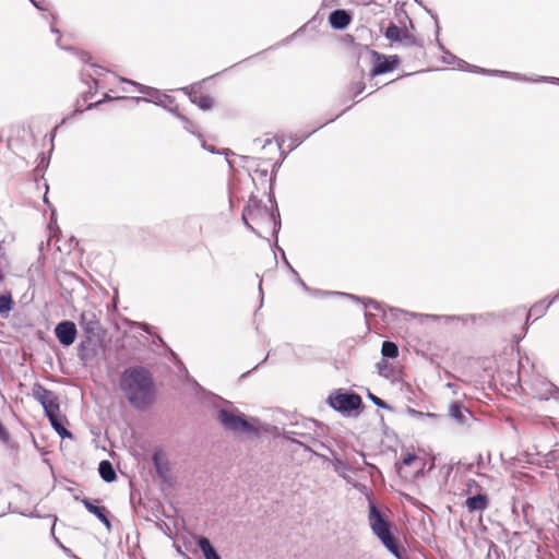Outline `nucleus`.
Segmentation results:
<instances>
[{
	"instance_id": "nucleus-29",
	"label": "nucleus",
	"mask_w": 559,
	"mask_h": 559,
	"mask_svg": "<svg viewBox=\"0 0 559 559\" xmlns=\"http://www.w3.org/2000/svg\"><path fill=\"white\" fill-rule=\"evenodd\" d=\"M49 421L51 424V426L53 427V429L58 432V435L62 438L64 437H71V432L68 431L63 425H62V416L61 414L60 415H57V416H53V418H49Z\"/></svg>"
},
{
	"instance_id": "nucleus-57",
	"label": "nucleus",
	"mask_w": 559,
	"mask_h": 559,
	"mask_svg": "<svg viewBox=\"0 0 559 559\" xmlns=\"http://www.w3.org/2000/svg\"><path fill=\"white\" fill-rule=\"evenodd\" d=\"M88 75H92V74L88 73V72H85V71H81V80H82V82L85 83V84H90V83L93 84L91 79L88 78Z\"/></svg>"
},
{
	"instance_id": "nucleus-14",
	"label": "nucleus",
	"mask_w": 559,
	"mask_h": 559,
	"mask_svg": "<svg viewBox=\"0 0 559 559\" xmlns=\"http://www.w3.org/2000/svg\"><path fill=\"white\" fill-rule=\"evenodd\" d=\"M80 325L88 334H96L99 330V319L95 310H84L80 316Z\"/></svg>"
},
{
	"instance_id": "nucleus-46",
	"label": "nucleus",
	"mask_w": 559,
	"mask_h": 559,
	"mask_svg": "<svg viewBox=\"0 0 559 559\" xmlns=\"http://www.w3.org/2000/svg\"><path fill=\"white\" fill-rule=\"evenodd\" d=\"M50 32L52 34L58 35L56 44H57V46L59 48L64 49V50L66 49H73V47H63V46H61V44H60V41H61V32H60V29L53 23L50 24Z\"/></svg>"
},
{
	"instance_id": "nucleus-30",
	"label": "nucleus",
	"mask_w": 559,
	"mask_h": 559,
	"mask_svg": "<svg viewBox=\"0 0 559 559\" xmlns=\"http://www.w3.org/2000/svg\"><path fill=\"white\" fill-rule=\"evenodd\" d=\"M459 70L460 71H464V72H468V73L481 74V75H486L487 73H489V71H487L486 68H481L479 66L471 64V63H468L465 60L461 61V64H459Z\"/></svg>"
},
{
	"instance_id": "nucleus-52",
	"label": "nucleus",
	"mask_w": 559,
	"mask_h": 559,
	"mask_svg": "<svg viewBox=\"0 0 559 559\" xmlns=\"http://www.w3.org/2000/svg\"><path fill=\"white\" fill-rule=\"evenodd\" d=\"M435 44L438 48V50L443 55V51H447L448 49L445 48V46L442 44V41L439 39V36H437L435 34Z\"/></svg>"
},
{
	"instance_id": "nucleus-63",
	"label": "nucleus",
	"mask_w": 559,
	"mask_h": 559,
	"mask_svg": "<svg viewBox=\"0 0 559 559\" xmlns=\"http://www.w3.org/2000/svg\"><path fill=\"white\" fill-rule=\"evenodd\" d=\"M409 413H411V414H414V415L419 414V413H418V412H416L415 409H409Z\"/></svg>"
},
{
	"instance_id": "nucleus-21",
	"label": "nucleus",
	"mask_w": 559,
	"mask_h": 559,
	"mask_svg": "<svg viewBox=\"0 0 559 559\" xmlns=\"http://www.w3.org/2000/svg\"><path fill=\"white\" fill-rule=\"evenodd\" d=\"M81 97H79L75 102V106H74V109L69 112L67 116H64L61 121L59 122V124H57L52 131H51V141H53V138H55V134H56V131L59 127H61L62 124H64L66 122L72 120L74 117H76L78 115H81L85 111V107L83 108L81 106Z\"/></svg>"
},
{
	"instance_id": "nucleus-11",
	"label": "nucleus",
	"mask_w": 559,
	"mask_h": 559,
	"mask_svg": "<svg viewBox=\"0 0 559 559\" xmlns=\"http://www.w3.org/2000/svg\"><path fill=\"white\" fill-rule=\"evenodd\" d=\"M136 87V91L143 96H128V103H133L134 105H139L140 103H151L154 104L157 99V96L160 94V90L144 85L138 82L128 81Z\"/></svg>"
},
{
	"instance_id": "nucleus-59",
	"label": "nucleus",
	"mask_w": 559,
	"mask_h": 559,
	"mask_svg": "<svg viewBox=\"0 0 559 559\" xmlns=\"http://www.w3.org/2000/svg\"><path fill=\"white\" fill-rule=\"evenodd\" d=\"M69 240H70V242H74V245H80V243H79V240H78V239H76V237H75V236H73V235L70 237V239H69Z\"/></svg>"
},
{
	"instance_id": "nucleus-5",
	"label": "nucleus",
	"mask_w": 559,
	"mask_h": 559,
	"mask_svg": "<svg viewBox=\"0 0 559 559\" xmlns=\"http://www.w3.org/2000/svg\"><path fill=\"white\" fill-rule=\"evenodd\" d=\"M381 35L392 44H397L403 47L415 46L424 48V40L408 33V31H415V25L411 17L403 21V25H396L390 21L384 26L383 21L379 24Z\"/></svg>"
},
{
	"instance_id": "nucleus-7",
	"label": "nucleus",
	"mask_w": 559,
	"mask_h": 559,
	"mask_svg": "<svg viewBox=\"0 0 559 559\" xmlns=\"http://www.w3.org/2000/svg\"><path fill=\"white\" fill-rule=\"evenodd\" d=\"M203 82H205V79L181 87L180 91L189 98L191 104L195 105L200 110L210 111L215 106V99L212 95L203 94L200 91V86Z\"/></svg>"
},
{
	"instance_id": "nucleus-20",
	"label": "nucleus",
	"mask_w": 559,
	"mask_h": 559,
	"mask_svg": "<svg viewBox=\"0 0 559 559\" xmlns=\"http://www.w3.org/2000/svg\"><path fill=\"white\" fill-rule=\"evenodd\" d=\"M295 39H296L295 36L293 34H290V35L286 36L285 38H283L281 41L276 43L275 45H272V46H270L269 48H266V49H264L262 51H259V52H257V53H254V55H252V56H250L248 58H245L243 60H241V61L230 66L228 69L235 68L238 64L248 61L249 59H252V58H255V57H260L261 55H263L267 50H273V49H276V48L282 47V46H287V45H289Z\"/></svg>"
},
{
	"instance_id": "nucleus-4",
	"label": "nucleus",
	"mask_w": 559,
	"mask_h": 559,
	"mask_svg": "<svg viewBox=\"0 0 559 559\" xmlns=\"http://www.w3.org/2000/svg\"><path fill=\"white\" fill-rule=\"evenodd\" d=\"M364 59H368L370 64L368 76L371 80L395 71L402 63L399 55H385L371 49L368 45H359L357 46V64L359 66L360 60Z\"/></svg>"
},
{
	"instance_id": "nucleus-28",
	"label": "nucleus",
	"mask_w": 559,
	"mask_h": 559,
	"mask_svg": "<svg viewBox=\"0 0 559 559\" xmlns=\"http://www.w3.org/2000/svg\"><path fill=\"white\" fill-rule=\"evenodd\" d=\"M414 2L416 4H418L432 20H433V23H435V33L437 36H440V33H441V27H440V23H439V17H438V14L431 10L430 8H428L423 0H414Z\"/></svg>"
},
{
	"instance_id": "nucleus-48",
	"label": "nucleus",
	"mask_w": 559,
	"mask_h": 559,
	"mask_svg": "<svg viewBox=\"0 0 559 559\" xmlns=\"http://www.w3.org/2000/svg\"><path fill=\"white\" fill-rule=\"evenodd\" d=\"M234 156H237V157L239 158V160H240V164H239V165H240L241 167H246V164H247V163H249V162H254V160H257V158H255V157L247 156V155H237L236 153H235V155H234ZM258 160H261V158H258Z\"/></svg>"
},
{
	"instance_id": "nucleus-17",
	"label": "nucleus",
	"mask_w": 559,
	"mask_h": 559,
	"mask_svg": "<svg viewBox=\"0 0 559 559\" xmlns=\"http://www.w3.org/2000/svg\"><path fill=\"white\" fill-rule=\"evenodd\" d=\"M82 502L91 513L96 515L99 519V521L103 522L108 530H110L111 524L107 516L106 509L104 507H99L88 499H83Z\"/></svg>"
},
{
	"instance_id": "nucleus-50",
	"label": "nucleus",
	"mask_w": 559,
	"mask_h": 559,
	"mask_svg": "<svg viewBox=\"0 0 559 559\" xmlns=\"http://www.w3.org/2000/svg\"><path fill=\"white\" fill-rule=\"evenodd\" d=\"M418 457L415 455V454H406L404 457H403V461H402V464L403 465H411L413 462H415Z\"/></svg>"
},
{
	"instance_id": "nucleus-32",
	"label": "nucleus",
	"mask_w": 559,
	"mask_h": 559,
	"mask_svg": "<svg viewBox=\"0 0 559 559\" xmlns=\"http://www.w3.org/2000/svg\"><path fill=\"white\" fill-rule=\"evenodd\" d=\"M243 199H245L243 195L239 197L237 194L236 185L229 183L228 185V202H229L230 210L233 211L235 209V206L238 205Z\"/></svg>"
},
{
	"instance_id": "nucleus-27",
	"label": "nucleus",
	"mask_w": 559,
	"mask_h": 559,
	"mask_svg": "<svg viewBox=\"0 0 559 559\" xmlns=\"http://www.w3.org/2000/svg\"><path fill=\"white\" fill-rule=\"evenodd\" d=\"M88 78L91 79L93 84H91V83L86 84L88 86V90L84 91L80 95L81 99L84 103H87L88 99H91L98 92V88H99V81L97 79L93 78V75H88Z\"/></svg>"
},
{
	"instance_id": "nucleus-56",
	"label": "nucleus",
	"mask_w": 559,
	"mask_h": 559,
	"mask_svg": "<svg viewBox=\"0 0 559 559\" xmlns=\"http://www.w3.org/2000/svg\"><path fill=\"white\" fill-rule=\"evenodd\" d=\"M369 397L371 399V401H372L376 405H378V406H380V407H385V403H384L381 399H379V397H377V396H374V395H372V394H370V395H369Z\"/></svg>"
},
{
	"instance_id": "nucleus-2",
	"label": "nucleus",
	"mask_w": 559,
	"mask_h": 559,
	"mask_svg": "<svg viewBox=\"0 0 559 559\" xmlns=\"http://www.w3.org/2000/svg\"><path fill=\"white\" fill-rule=\"evenodd\" d=\"M120 389L128 402L138 409H144L155 399L151 374L141 367L129 368L120 377Z\"/></svg>"
},
{
	"instance_id": "nucleus-33",
	"label": "nucleus",
	"mask_w": 559,
	"mask_h": 559,
	"mask_svg": "<svg viewBox=\"0 0 559 559\" xmlns=\"http://www.w3.org/2000/svg\"><path fill=\"white\" fill-rule=\"evenodd\" d=\"M405 1H396L394 4V16L395 19H397L400 25H403V21L409 17L408 13L405 10Z\"/></svg>"
},
{
	"instance_id": "nucleus-47",
	"label": "nucleus",
	"mask_w": 559,
	"mask_h": 559,
	"mask_svg": "<svg viewBox=\"0 0 559 559\" xmlns=\"http://www.w3.org/2000/svg\"><path fill=\"white\" fill-rule=\"evenodd\" d=\"M166 111L171 114L177 119H183L182 118V112L180 111L178 104L174 103L170 107L166 108Z\"/></svg>"
},
{
	"instance_id": "nucleus-49",
	"label": "nucleus",
	"mask_w": 559,
	"mask_h": 559,
	"mask_svg": "<svg viewBox=\"0 0 559 559\" xmlns=\"http://www.w3.org/2000/svg\"><path fill=\"white\" fill-rule=\"evenodd\" d=\"M388 367H389V366H388V362H386V361H384V360L379 361V362L377 364V368H378L379 373H380L381 376L386 377V378L389 377V373L386 372Z\"/></svg>"
},
{
	"instance_id": "nucleus-42",
	"label": "nucleus",
	"mask_w": 559,
	"mask_h": 559,
	"mask_svg": "<svg viewBox=\"0 0 559 559\" xmlns=\"http://www.w3.org/2000/svg\"><path fill=\"white\" fill-rule=\"evenodd\" d=\"M100 102V105L103 104H109L112 102H124L128 103V96H111L109 93H104L102 95V98L98 99Z\"/></svg>"
},
{
	"instance_id": "nucleus-10",
	"label": "nucleus",
	"mask_w": 559,
	"mask_h": 559,
	"mask_svg": "<svg viewBox=\"0 0 559 559\" xmlns=\"http://www.w3.org/2000/svg\"><path fill=\"white\" fill-rule=\"evenodd\" d=\"M354 13L348 9H334L328 15V23L334 31H345L352 24Z\"/></svg>"
},
{
	"instance_id": "nucleus-19",
	"label": "nucleus",
	"mask_w": 559,
	"mask_h": 559,
	"mask_svg": "<svg viewBox=\"0 0 559 559\" xmlns=\"http://www.w3.org/2000/svg\"><path fill=\"white\" fill-rule=\"evenodd\" d=\"M487 71H489V73L486 74L488 76H499V78L512 79L515 81H523V82L531 81V79L527 78L525 74H521L518 72H511V71H506V70H493V69H487Z\"/></svg>"
},
{
	"instance_id": "nucleus-40",
	"label": "nucleus",
	"mask_w": 559,
	"mask_h": 559,
	"mask_svg": "<svg viewBox=\"0 0 559 559\" xmlns=\"http://www.w3.org/2000/svg\"><path fill=\"white\" fill-rule=\"evenodd\" d=\"M334 471L343 478H346V473L349 469L348 465L341 459L335 457L333 461Z\"/></svg>"
},
{
	"instance_id": "nucleus-44",
	"label": "nucleus",
	"mask_w": 559,
	"mask_h": 559,
	"mask_svg": "<svg viewBox=\"0 0 559 559\" xmlns=\"http://www.w3.org/2000/svg\"><path fill=\"white\" fill-rule=\"evenodd\" d=\"M530 82H543V83H549V84L559 85V78L539 75L535 80L531 79Z\"/></svg>"
},
{
	"instance_id": "nucleus-53",
	"label": "nucleus",
	"mask_w": 559,
	"mask_h": 559,
	"mask_svg": "<svg viewBox=\"0 0 559 559\" xmlns=\"http://www.w3.org/2000/svg\"><path fill=\"white\" fill-rule=\"evenodd\" d=\"M345 40H346L347 43L352 44V45L355 47V49H356V50H357V46H359V45H360V44H357V43L355 41V37H354L353 35H350V34H346V35H345ZM355 56L357 57V51L355 52Z\"/></svg>"
},
{
	"instance_id": "nucleus-15",
	"label": "nucleus",
	"mask_w": 559,
	"mask_h": 559,
	"mask_svg": "<svg viewBox=\"0 0 559 559\" xmlns=\"http://www.w3.org/2000/svg\"><path fill=\"white\" fill-rule=\"evenodd\" d=\"M365 78V70L360 69V76L357 81H350L346 87V95L344 96L345 99L349 98H356L358 97L365 90H366V83L364 81Z\"/></svg>"
},
{
	"instance_id": "nucleus-24",
	"label": "nucleus",
	"mask_w": 559,
	"mask_h": 559,
	"mask_svg": "<svg viewBox=\"0 0 559 559\" xmlns=\"http://www.w3.org/2000/svg\"><path fill=\"white\" fill-rule=\"evenodd\" d=\"M98 472L100 477L107 483H111L116 479V472L109 461H102Z\"/></svg>"
},
{
	"instance_id": "nucleus-13",
	"label": "nucleus",
	"mask_w": 559,
	"mask_h": 559,
	"mask_svg": "<svg viewBox=\"0 0 559 559\" xmlns=\"http://www.w3.org/2000/svg\"><path fill=\"white\" fill-rule=\"evenodd\" d=\"M51 153H52V147L47 153L46 152L38 153L37 158H36V166L33 169V179L36 183H38L40 180H45L44 176L49 167Z\"/></svg>"
},
{
	"instance_id": "nucleus-16",
	"label": "nucleus",
	"mask_w": 559,
	"mask_h": 559,
	"mask_svg": "<svg viewBox=\"0 0 559 559\" xmlns=\"http://www.w3.org/2000/svg\"><path fill=\"white\" fill-rule=\"evenodd\" d=\"M489 500L486 495L478 493L469 497L465 501V506L469 512L484 511L488 508Z\"/></svg>"
},
{
	"instance_id": "nucleus-12",
	"label": "nucleus",
	"mask_w": 559,
	"mask_h": 559,
	"mask_svg": "<svg viewBox=\"0 0 559 559\" xmlns=\"http://www.w3.org/2000/svg\"><path fill=\"white\" fill-rule=\"evenodd\" d=\"M55 334L58 341L63 346H70L74 343L76 337V326L71 321H62L57 324Z\"/></svg>"
},
{
	"instance_id": "nucleus-36",
	"label": "nucleus",
	"mask_w": 559,
	"mask_h": 559,
	"mask_svg": "<svg viewBox=\"0 0 559 559\" xmlns=\"http://www.w3.org/2000/svg\"><path fill=\"white\" fill-rule=\"evenodd\" d=\"M449 415L459 423L465 420V409L456 403L450 405Z\"/></svg>"
},
{
	"instance_id": "nucleus-38",
	"label": "nucleus",
	"mask_w": 559,
	"mask_h": 559,
	"mask_svg": "<svg viewBox=\"0 0 559 559\" xmlns=\"http://www.w3.org/2000/svg\"><path fill=\"white\" fill-rule=\"evenodd\" d=\"M34 8H36L39 12H41V15L44 19H51L52 22L56 21V16L44 7L45 0H28Z\"/></svg>"
},
{
	"instance_id": "nucleus-51",
	"label": "nucleus",
	"mask_w": 559,
	"mask_h": 559,
	"mask_svg": "<svg viewBox=\"0 0 559 559\" xmlns=\"http://www.w3.org/2000/svg\"><path fill=\"white\" fill-rule=\"evenodd\" d=\"M304 25L307 27V29H311V31L316 29L318 26L317 17L313 16L312 19L307 21Z\"/></svg>"
},
{
	"instance_id": "nucleus-25",
	"label": "nucleus",
	"mask_w": 559,
	"mask_h": 559,
	"mask_svg": "<svg viewBox=\"0 0 559 559\" xmlns=\"http://www.w3.org/2000/svg\"><path fill=\"white\" fill-rule=\"evenodd\" d=\"M71 50L75 51L76 57L83 63L88 64L91 68H93L98 75H100L102 72L105 71V68L92 62V56L90 55V52L76 48H73Z\"/></svg>"
},
{
	"instance_id": "nucleus-60",
	"label": "nucleus",
	"mask_w": 559,
	"mask_h": 559,
	"mask_svg": "<svg viewBox=\"0 0 559 559\" xmlns=\"http://www.w3.org/2000/svg\"><path fill=\"white\" fill-rule=\"evenodd\" d=\"M421 71H417V73H420ZM414 74H416V72H414ZM413 75V73H403L399 79L401 78H407V76H411Z\"/></svg>"
},
{
	"instance_id": "nucleus-64",
	"label": "nucleus",
	"mask_w": 559,
	"mask_h": 559,
	"mask_svg": "<svg viewBox=\"0 0 559 559\" xmlns=\"http://www.w3.org/2000/svg\"><path fill=\"white\" fill-rule=\"evenodd\" d=\"M301 285H302V287H304L306 290H309V288L306 286V284H305V283H302V282H301Z\"/></svg>"
},
{
	"instance_id": "nucleus-35",
	"label": "nucleus",
	"mask_w": 559,
	"mask_h": 559,
	"mask_svg": "<svg viewBox=\"0 0 559 559\" xmlns=\"http://www.w3.org/2000/svg\"><path fill=\"white\" fill-rule=\"evenodd\" d=\"M175 97L163 93L160 91V94L157 96V99L155 100L154 105L163 108L166 111V108L170 107L175 103Z\"/></svg>"
},
{
	"instance_id": "nucleus-18",
	"label": "nucleus",
	"mask_w": 559,
	"mask_h": 559,
	"mask_svg": "<svg viewBox=\"0 0 559 559\" xmlns=\"http://www.w3.org/2000/svg\"><path fill=\"white\" fill-rule=\"evenodd\" d=\"M201 141V147L203 150H205L206 152L211 153V154H216V155H225L226 157V162L228 164V166L230 168L234 167L235 165V160L230 159L229 156L230 155H235V153L230 150V148H222V150H217L214 145L212 144H207L203 138L202 139H199Z\"/></svg>"
},
{
	"instance_id": "nucleus-37",
	"label": "nucleus",
	"mask_w": 559,
	"mask_h": 559,
	"mask_svg": "<svg viewBox=\"0 0 559 559\" xmlns=\"http://www.w3.org/2000/svg\"><path fill=\"white\" fill-rule=\"evenodd\" d=\"M441 61L444 64L454 66L459 70V64H461V61H463V59L459 58L456 55H454L450 50H447V51H443Z\"/></svg>"
},
{
	"instance_id": "nucleus-34",
	"label": "nucleus",
	"mask_w": 559,
	"mask_h": 559,
	"mask_svg": "<svg viewBox=\"0 0 559 559\" xmlns=\"http://www.w3.org/2000/svg\"><path fill=\"white\" fill-rule=\"evenodd\" d=\"M247 171H248V176L251 178V181H252V183H253V186L255 187L257 190L259 188H258V185L255 182V178L252 176V174L258 175L259 178L262 181H265L266 177L269 176V170L266 168H260V167L251 168V167H247Z\"/></svg>"
},
{
	"instance_id": "nucleus-58",
	"label": "nucleus",
	"mask_w": 559,
	"mask_h": 559,
	"mask_svg": "<svg viewBox=\"0 0 559 559\" xmlns=\"http://www.w3.org/2000/svg\"><path fill=\"white\" fill-rule=\"evenodd\" d=\"M316 294H319V295H329L330 293H326V292H316ZM337 295H341V293H336ZM342 296H346L348 298H352V299H355L356 297L354 295H349V294H342Z\"/></svg>"
},
{
	"instance_id": "nucleus-31",
	"label": "nucleus",
	"mask_w": 559,
	"mask_h": 559,
	"mask_svg": "<svg viewBox=\"0 0 559 559\" xmlns=\"http://www.w3.org/2000/svg\"><path fill=\"white\" fill-rule=\"evenodd\" d=\"M381 354L383 357L396 358L399 356V348L395 343L385 341L382 344Z\"/></svg>"
},
{
	"instance_id": "nucleus-9",
	"label": "nucleus",
	"mask_w": 559,
	"mask_h": 559,
	"mask_svg": "<svg viewBox=\"0 0 559 559\" xmlns=\"http://www.w3.org/2000/svg\"><path fill=\"white\" fill-rule=\"evenodd\" d=\"M330 404L334 409L338 412L349 413L359 408L361 399L359 395L354 393H338L330 397Z\"/></svg>"
},
{
	"instance_id": "nucleus-55",
	"label": "nucleus",
	"mask_w": 559,
	"mask_h": 559,
	"mask_svg": "<svg viewBox=\"0 0 559 559\" xmlns=\"http://www.w3.org/2000/svg\"><path fill=\"white\" fill-rule=\"evenodd\" d=\"M307 31V27L305 25H301L300 27H298L294 33H292L295 38H298L300 37L301 35H304Z\"/></svg>"
},
{
	"instance_id": "nucleus-1",
	"label": "nucleus",
	"mask_w": 559,
	"mask_h": 559,
	"mask_svg": "<svg viewBox=\"0 0 559 559\" xmlns=\"http://www.w3.org/2000/svg\"><path fill=\"white\" fill-rule=\"evenodd\" d=\"M282 165L283 159H277L272 164L267 180L269 188L266 191H263V195L267 198L270 206H266L254 192H251L241 212V221L247 230L265 239L267 245H278V233L282 227L280 209L275 197L277 174Z\"/></svg>"
},
{
	"instance_id": "nucleus-62",
	"label": "nucleus",
	"mask_w": 559,
	"mask_h": 559,
	"mask_svg": "<svg viewBox=\"0 0 559 559\" xmlns=\"http://www.w3.org/2000/svg\"><path fill=\"white\" fill-rule=\"evenodd\" d=\"M276 248L281 251L283 259L286 261V258H285L284 251L282 250V247H276Z\"/></svg>"
},
{
	"instance_id": "nucleus-22",
	"label": "nucleus",
	"mask_w": 559,
	"mask_h": 559,
	"mask_svg": "<svg viewBox=\"0 0 559 559\" xmlns=\"http://www.w3.org/2000/svg\"><path fill=\"white\" fill-rule=\"evenodd\" d=\"M198 545L203 552L205 559H221L216 550L211 545L210 540L206 537H199Z\"/></svg>"
},
{
	"instance_id": "nucleus-61",
	"label": "nucleus",
	"mask_w": 559,
	"mask_h": 559,
	"mask_svg": "<svg viewBox=\"0 0 559 559\" xmlns=\"http://www.w3.org/2000/svg\"><path fill=\"white\" fill-rule=\"evenodd\" d=\"M52 233H53V231H52V230H50V234H49V237H48V239H47V243H46V245H50V241H51V235H52Z\"/></svg>"
},
{
	"instance_id": "nucleus-39",
	"label": "nucleus",
	"mask_w": 559,
	"mask_h": 559,
	"mask_svg": "<svg viewBox=\"0 0 559 559\" xmlns=\"http://www.w3.org/2000/svg\"><path fill=\"white\" fill-rule=\"evenodd\" d=\"M354 104L345 107L338 115H336L335 117L333 118H330L329 120H326L324 123L320 124L318 128H316L314 130H312L311 132L307 133L304 139L300 141H298V143L296 145H299L304 140L308 139L311 134H313L317 130H320L321 128H323L324 126L329 124V123H332L334 122L336 119H338L343 114H345L346 111H348L352 107H353Z\"/></svg>"
},
{
	"instance_id": "nucleus-3",
	"label": "nucleus",
	"mask_w": 559,
	"mask_h": 559,
	"mask_svg": "<svg viewBox=\"0 0 559 559\" xmlns=\"http://www.w3.org/2000/svg\"><path fill=\"white\" fill-rule=\"evenodd\" d=\"M368 524L371 532L396 559H405V549L399 546L396 538L392 535L389 518L373 503L369 504Z\"/></svg>"
},
{
	"instance_id": "nucleus-6",
	"label": "nucleus",
	"mask_w": 559,
	"mask_h": 559,
	"mask_svg": "<svg viewBox=\"0 0 559 559\" xmlns=\"http://www.w3.org/2000/svg\"><path fill=\"white\" fill-rule=\"evenodd\" d=\"M217 420L219 424L229 431L255 433L258 431V420H247L240 413L222 408L217 412Z\"/></svg>"
},
{
	"instance_id": "nucleus-23",
	"label": "nucleus",
	"mask_w": 559,
	"mask_h": 559,
	"mask_svg": "<svg viewBox=\"0 0 559 559\" xmlns=\"http://www.w3.org/2000/svg\"><path fill=\"white\" fill-rule=\"evenodd\" d=\"M274 140L276 142V150L280 153L278 159H283V162H284L286 159V157L288 156V152H285L282 148V146L284 144V139H280V138L275 136ZM253 142L257 144H261L262 148H265L266 146L272 144L273 139H265L264 141H262L261 139L258 138V139H254Z\"/></svg>"
},
{
	"instance_id": "nucleus-45",
	"label": "nucleus",
	"mask_w": 559,
	"mask_h": 559,
	"mask_svg": "<svg viewBox=\"0 0 559 559\" xmlns=\"http://www.w3.org/2000/svg\"><path fill=\"white\" fill-rule=\"evenodd\" d=\"M44 187H45V193L43 195V201L45 204H47V206L50 209L51 211V217L56 215V209L52 206V204L50 203L48 197H47V193L49 191V185L47 183V181L44 182Z\"/></svg>"
},
{
	"instance_id": "nucleus-43",
	"label": "nucleus",
	"mask_w": 559,
	"mask_h": 559,
	"mask_svg": "<svg viewBox=\"0 0 559 559\" xmlns=\"http://www.w3.org/2000/svg\"><path fill=\"white\" fill-rule=\"evenodd\" d=\"M550 304L551 302H548L546 306H544L543 304L533 306L528 312V318L532 316H535L536 318L542 317L545 313L546 309L550 306Z\"/></svg>"
},
{
	"instance_id": "nucleus-26",
	"label": "nucleus",
	"mask_w": 559,
	"mask_h": 559,
	"mask_svg": "<svg viewBox=\"0 0 559 559\" xmlns=\"http://www.w3.org/2000/svg\"><path fill=\"white\" fill-rule=\"evenodd\" d=\"M13 300L10 293L0 295V314L7 318L12 310Z\"/></svg>"
},
{
	"instance_id": "nucleus-8",
	"label": "nucleus",
	"mask_w": 559,
	"mask_h": 559,
	"mask_svg": "<svg viewBox=\"0 0 559 559\" xmlns=\"http://www.w3.org/2000/svg\"><path fill=\"white\" fill-rule=\"evenodd\" d=\"M32 392L34 399L44 407L45 414L48 418H53V416L60 415L58 397L53 392L45 389L40 384H35Z\"/></svg>"
},
{
	"instance_id": "nucleus-41",
	"label": "nucleus",
	"mask_w": 559,
	"mask_h": 559,
	"mask_svg": "<svg viewBox=\"0 0 559 559\" xmlns=\"http://www.w3.org/2000/svg\"><path fill=\"white\" fill-rule=\"evenodd\" d=\"M182 118L183 119L179 120L183 123L185 130L198 139H202V134L193 129L192 121L189 119V117L182 114Z\"/></svg>"
},
{
	"instance_id": "nucleus-54",
	"label": "nucleus",
	"mask_w": 559,
	"mask_h": 559,
	"mask_svg": "<svg viewBox=\"0 0 559 559\" xmlns=\"http://www.w3.org/2000/svg\"><path fill=\"white\" fill-rule=\"evenodd\" d=\"M100 106V102L96 100V102H91V103H86V106H85V111L86 110H93V109H97L98 107Z\"/></svg>"
}]
</instances>
